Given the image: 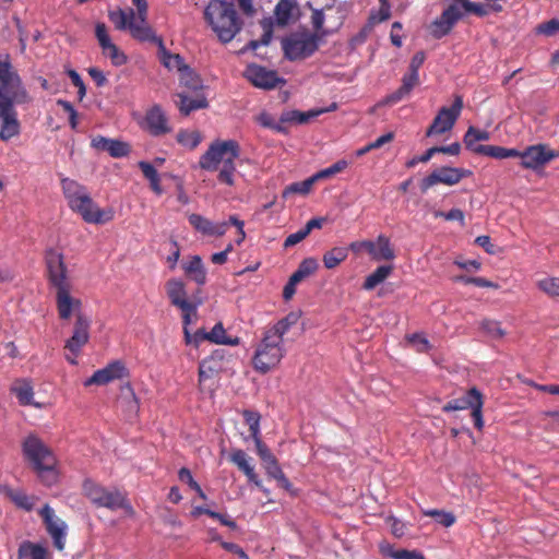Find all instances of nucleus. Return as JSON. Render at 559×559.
<instances>
[{
	"label": "nucleus",
	"mask_w": 559,
	"mask_h": 559,
	"mask_svg": "<svg viewBox=\"0 0 559 559\" xmlns=\"http://www.w3.org/2000/svg\"><path fill=\"white\" fill-rule=\"evenodd\" d=\"M45 263L48 284L56 290V306L59 318L69 320L73 313L81 309L82 301L71 296L72 283L64 257L60 251L49 249L45 253Z\"/></svg>",
	"instance_id": "f257e3e1"
},
{
	"label": "nucleus",
	"mask_w": 559,
	"mask_h": 559,
	"mask_svg": "<svg viewBox=\"0 0 559 559\" xmlns=\"http://www.w3.org/2000/svg\"><path fill=\"white\" fill-rule=\"evenodd\" d=\"M22 453L40 481L48 487L58 483V460L52 450L35 433H29L22 442Z\"/></svg>",
	"instance_id": "f03ea898"
},
{
	"label": "nucleus",
	"mask_w": 559,
	"mask_h": 559,
	"mask_svg": "<svg viewBox=\"0 0 559 559\" xmlns=\"http://www.w3.org/2000/svg\"><path fill=\"white\" fill-rule=\"evenodd\" d=\"M204 20L224 44L231 41L243 25L234 0H210L204 9Z\"/></svg>",
	"instance_id": "7ed1b4c3"
},
{
	"label": "nucleus",
	"mask_w": 559,
	"mask_h": 559,
	"mask_svg": "<svg viewBox=\"0 0 559 559\" xmlns=\"http://www.w3.org/2000/svg\"><path fill=\"white\" fill-rule=\"evenodd\" d=\"M0 99L1 104L11 105H23L32 102V97L8 53L0 55Z\"/></svg>",
	"instance_id": "20e7f679"
},
{
	"label": "nucleus",
	"mask_w": 559,
	"mask_h": 559,
	"mask_svg": "<svg viewBox=\"0 0 559 559\" xmlns=\"http://www.w3.org/2000/svg\"><path fill=\"white\" fill-rule=\"evenodd\" d=\"M170 304L181 311L183 330L198 320V308L203 304L201 297L188 296L186 285L181 280L170 278L165 285Z\"/></svg>",
	"instance_id": "39448f33"
},
{
	"label": "nucleus",
	"mask_w": 559,
	"mask_h": 559,
	"mask_svg": "<svg viewBox=\"0 0 559 559\" xmlns=\"http://www.w3.org/2000/svg\"><path fill=\"white\" fill-rule=\"evenodd\" d=\"M320 35L309 29H300L285 36L282 41L284 56L289 61H301L310 58L320 47Z\"/></svg>",
	"instance_id": "423d86ee"
},
{
	"label": "nucleus",
	"mask_w": 559,
	"mask_h": 559,
	"mask_svg": "<svg viewBox=\"0 0 559 559\" xmlns=\"http://www.w3.org/2000/svg\"><path fill=\"white\" fill-rule=\"evenodd\" d=\"M240 155L239 143L235 140H216L212 142L209 148L200 156L199 166L207 171L218 169L221 163H225L227 158L236 159Z\"/></svg>",
	"instance_id": "0eeeda50"
},
{
	"label": "nucleus",
	"mask_w": 559,
	"mask_h": 559,
	"mask_svg": "<svg viewBox=\"0 0 559 559\" xmlns=\"http://www.w3.org/2000/svg\"><path fill=\"white\" fill-rule=\"evenodd\" d=\"M183 332L187 345L199 346L204 341L224 346L240 345V338L237 335L230 334L222 322H217L210 332H206L204 329H199L193 334H190L188 326Z\"/></svg>",
	"instance_id": "6e6552de"
},
{
	"label": "nucleus",
	"mask_w": 559,
	"mask_h": 559,
	"mask_svg": "<svg viewBox=\"0 0 559 559\" xmlns=\"http://www.w3.org/2000/svg\"><path fill=\"white\" fill-rule=\"evenodd\" d=\"M69 207L81 215L83 221L88 224H106L112 221L115 216L112 209H99L91 198L90 192L80 197Z\"/></svg>",
	"instance_id": "1a4fd4ad"
},
{
	"label": "nucleus",
	"mask_w": 559,
	"mask_h": 559,
	"mask_svg": "<svg viewBox=\"0 0 559 559\" xmlns=\"http://www.w3.org/2000/svg\"><path fill=\"white\" fill-rule=\"evenodd\" d=\"M466 0H453L431 25V34L435 38L448 35L455 23L466 14Z\"/></svg>",
	"instance_id": "9d476101"
},
{
	"label": "nucleus",
	"mask_w": 559,
	"mask_h": 559,
	"mask_svg": "<svg viewBox=\"0 0 559 559\" xmlns=\"http://www.w3.org/2000/svg\"><path fill=\"white\" fill-rule=\"evenodd\" d=\"M462 108L463 98L462 96L456 95L451 107H442L438 111L437 116L433 118L432 123L427 129L426 135L431 136L450 131L460 117Z\"/></svg>",
	"instance_id": "9b49d317"
},
{
	"label": "nucleus",
	"mask_w": 559,
	"mask_h": 559,
	"mask_svg": "<svg viewBox=\"0 0 559 559\" xmlns=\"http://www.w3.org/2000/svg\"><path fill=\"white\" fill-rule=\"evenodd\" d=\"M38 513L43 519L47 533L52 538L55 548L62 551L66 547L67 523L56 516L53 509L49 504H45Z\"/></svg>",
	"instance_id": "f8f14e48"
},
{
	"label": "nucleus",
	"mask_w": 559,
	"mask_h": 559,
	"mask_svg": "<svg viewBox=\"0 0 559 559\" xmlns=\"http://www.w3.org/2000/svg\"><path fill=\"white\" fill-rule=\"evenodd\" d=\"M129 377L130 372L126 364L122 360H114L87 378L84 381V386L106 385L117 380H128Z\"/></svg>",
	"instance_id": "ddd939ff"
},
{
	"label": "nucleus",
	"mask_w": 559,
	"mask_h": 559,
	"mask_svg": "<svg viewBox=\"0 0 559 559\" xmlns=\"http://www.w3.org/2000/svg\"><path fill=\"white\" fill-rule=\"evenodd\" d=\"M558 156L559 153L549 148L548 145L535 144L520 151V155L516 157L521 158L523 168L536 170Z\"/></svg>",
	"instance_id": "4468645a"
},
{
	"label": "nucleus",
	"mask_w": 559,
	"mask_h": 559,
	"mask_svg": "<svg viewBox=\"0 0 559 559\" xmlns=\"http://www.w3.org/2000/svg\"><path fill=\"white\" fill-rule=\"evenodd\" d=\"M468 175H471V171L465 170L463 168L440 167L433 170L430 175H428L421 180L420 189L421 191L425 192L429 188L438 183L453 186L459 183L463 178L467 177Z\"/></svg>",
	"instance_id": "2eb2a0df"
},
{
	"label": "nucleus",
	"mask_w": 559,
	"mask_h": 559,
	"mask_svg": "<svg viewBox=\"0 0 559 559\" xmlns=\"http://www.w3.org/2000/svg\"><path fill=\"white\" fill-rule=\"evenodd\" d=\"M143 128L153 136H162L173 130L166 112L159 105H154L146 110Z\"/></svg>",
	"instance_id": "dca6fc26"
},
{
	"label": "nucleus",
	"mask_w": 559,
	"mask_h": 559,
	"mask_svg": "<svg viewBox=\"0 0 559 559\" xmlns=\"http://www.w3.org/2000/svg\"><path fill=\"white\" fill-rule=\"evenodd\" d=\"M21 133L15 105L0 104V140L10 141Z\"/></svg>",
	"instance_id": "f3484780"
},
{
	"label": "nucleus",
	"mask_w": 559,
	"mask_h": 559,
	"mask_svg": "<svg viewBox=\"0 0 559 559\" xmlns=\"http://www.w3.org/2000/svg\"><path fill=\"white\" fill-rule=\"evenodd\" d=\"M245 76L259 88L272 90L285 81L278 78L277 72L267 70L258 64H250L245 71Z\"/></svg>",
	"instance_id": "a211bd4d"
},
{
	"label": "nucleus",
	"mask_w": 559,
	"mask_h": 559,
	"mask_svg": "<svg viewBox=\"0 0 559 559\" xmlns=\"http://www.w3.org/2000/svg\"><path fill=\"white\" fill-rule=\"evenodd\" d=\"M96 507L106 508L110 511L122 509L129 514L133 513V508L130 504L127 496L117 488H106L104 495L100 497V501L97 502Z\"/></svg>",
	"instance_id": "6ab92c4d"
},
{
	"label": "nucleus",
	"mask_w": 559,
	"mask_h": 559,
	"mask_svg": "<svg viewBox=\"0 0 559 559\" xmlns=\"http://www.w3.org/2000/svg\"><path fill=\"white\" fill-rule=\"evenodd\" d=\"M420 83L419 73L407 71L402 78L401 86L393 93L385 96L382 105H394L408 97L412 91Z\"/></svg>",
	"instance_id": "aec40b11"
},
{
	"label": "nucleus",
	"mask_w": 559,
	"mask_h": 559,
	"mask_svg": "<svg viewBox=\"0 0 559 559\" xmlns=\"http://www.w3.org/2000/svg\"><path fill=\"white\" fill-rule=\"evenodd\" d=\"M92 147L100 152H108L111 157H124L130 152L128 143L97 135L91 141Z\"/></svg>",
	"instance_id": "412c9836"
},
{
	"label": "nucleus",
	"mask_w": 559,
	"mask_h": 559,
	"mask_svg": "<svg viewBox=\"0 0 559 559\" xmlns=\"http://www.w3.org/2000/svg\"><path fill=\"white\" fill-rule=\"evenodd\" d=\"M10 392L15 395L22 406L41 407V404L34 401V386L29 379L20 378L14 380L10 386Z\"/></svg>",
	"instance_id": "4be33fe9"
},
{
	"label": "nucleus",
	"mask_w": 559,
	"mask_h": 559,
	"mask_svg": "<svg viewBox=\"0 0 559 559\" xmlns=\"http://www.w3.org/2000/svg\"><path fill=\"white\" fill-rule=\"evenodd\" d=\"M336 109V104L333 103L329 108L311 109L308 111L299 110H285L280 117V123L304 124L310 119L320 116L321 114L329 112Z\"/></svg>",
	"instance_id": "5701e85b"
},
{
	"label": "nucleus",
	"mask_w": 559,
	"mask_h": 559,
	"mask_svg": "<svg viewBox=\"0 0 559 559\" xmlns=\"http://www.w3.org/2000/svg\"><path fill=\"white\" fill-rule=\"evenodd\" d=\"M90 320L81 313H76L73 335L67 341L64 349H80L90 337Z\"/></svg>",
	"instance_id": "b1692460"
},
{
	"label": "nucleus",
	"mask_w": 559,
	"mask_h": 559,
	"mask_svg": "<svg viewBox=\"0 0 559 559\" xmlns=\"http://www.w3.org/2000/svg\"><path fill=\"white\" fill-rule=\"evenodd\" d=\"M229 461L247 476L250 483H253L257 487L263 489L261 480L255 474L253 466L250 464L251 457H249L243 450H233L229 455Z\"/></svg>",
	"instance_id": "393cba45"
},
{
	"label": "nucleus",
	"mask_w": 559,
	"mask_h": 559,
	"mask_svg": "<svg viewBox=\"0 0 559 559\" xmlns=\"http://www.w3.org/2000/svg\"><path fill=\"white\" fill-rule=\"evenodd\" d=\"M190 225L195 228L198 231L207 235V236H223L227 230V223L222 222L214 224L210 219L205 218L200 214H191L189 216Z\"/></svg>",
	"instance_id": "a878e982"
},
{
	"label": "nucleus",
	"mask_w": 559,
	"mask_h": 559,
	"mask_svg": "<svg viewBox=\"0 0 559 559\" xmlns=\"http://www.w3.org/2000/svg\"><path fill=\"white\" fill-rule=\"evenodd\" d=\"M295 321L293 314L280 320L275 325L265 331L263 344L265 348L278 347L282 343L283 335L287 332L289 325Z\"/></svg>",
	"instance_id": "bb28decb"
},
{
	"label": "nucleus",
	"mask_w": 559,
	"mask_h": 559,
	"mask_svg": "<svg viewBox=\"0 0 559 559\" xmlns=\"http://www.w3.org/2000/svg\"><path fill=\"white\" fill-rule=\"evenodd\" d=\"M147 16L135 15L133 22L130 24V34L133 38L140 41L156 43L159 46L160 37H157L153 28L146 22Z\"/></svg>",
	"instance_id": "cd10ccee"
},
{
	"label": "nucleus",
	"mask_w": 559,
	"mask_h": 559,
	"mask_svg": "<svg viewBox=\"0 0 559 559\" xmlns=\"http://www.w3.org/2000/svg\"><path fill=\"white\" fill-rule=\"evenodd\" d=\"M224 369V356L221 352H213L207 358L203 359L199 366V381L212 378Z\"/></svg>",
	"instance_id": "c85d7f7f"
},
{
	"label": "nucleus",
	"mask_w": 559,
	"mask_h": 559,
	"mask_svg": "<svg viewBox=\"0 0 559 559\" xmlns=\"http://www.w3.org/2000/svg\"><path fill=\"white\" fill-rule=\"evenodd\" d=\"M483 394L478 389L471 388L465 396L460 399H454L449 401L447 404L443 405L442 411L445 413L453 412V411H462L467 408H473L475 406V403L477 400H480Z\"/></svg>",
	"instance_id": "c756f323"
},
{
	"label": "nucleus",
	"mask_w": 559,
	"mask_h": 559,
	"mask_svg": "<svg viewBox=\"0 0 559 559\" xmlns=\"http://www.w3.org/2000/svg\"><path fill=\"white\" fill-rule=\"evenodd\" d=\"M282 359L281 352H255L252 364L257 371L266 373L275 368Z\"/></svg>",
	"instance_id": "7c9ffc66"
},
{
	"label": "nucleus",
	"mask_w": 559,
	"mask_h": 559,
	"mask_svg": "<svg viewBox=\"0 0 559 559\" xmlns=\"http://www.w3.org/2000/svg\"><path fill=\"white\" fill-rule=\"evenodd\" d=\"M177 96L179 97V102L177 103L179 111L185 116L209 106V102L203 94L198 93L195 97H189L186 93H178Z\"/></svg>",
	"instance_id": "2f4dec72"
},
{
	"label": "nucleus",
	"mask_w": 559,
	"mask_h": 559,
	"mask_svg": "<svg viewBox=\"0 0 559 559\" xmlns=\"http://www.w3.org/2000/svg\"><path fill=\"white\" fill-rule=\"evenodd\" d=\"M298 9L296 0H278L274 8L275 23L284 27L293 20L294 12Z\"/></svg>",
	"instance_id": "473e14b6"
},
{
	"label": "nucleus",
	"mask_w": 559,
	"mask_h": 559,
	"mask_svg": "<svg viewBox=\"0 0 559 559\" xmlns=\"http://www.w3.org/2000/svg\"><path fill=\"white\" fill-rule=\"evenodd\" d=\"M182 269L186 275L189 276L198 285L202 286L206 283V270L203 265L201 257H191L188 262L182 264Z\"/></svg>",
	"instance_id": "72a5a7b5"
},
{
	"label": "nucleus",
	"mask_w": 559,
	"mask_h": 559,
	"mask_svg": "<svg viewBox=\"0 0 559 559\" xmlns=\"http://www.w3.org/2000/svg\"><path fill=\"white\" fill-rule=\"evenodd\" d=\"M50 557L48 549L40 544L25 540L19 546L17 559H50Z\"/></svg>",
	"instance_id": "f704fd0d"
},
{
	"label": "nucleus",
	"mask_w": 559,
	"mask_h": 559,
	"mask_svg": "<svg viewBox=\"0 0 559 559\" xmlns=\"http://www.w3.org/2000/svg\"><path fill=\"white\" fill-rule=\"evenodd\" d=\"M158 48L160 62L168 70H176L180 74L188 67L180 55L171 53L165 48L163 40H159Z\"/></svg>",
	"instance_id": "c9c22d12"
},
{
	"label": "nucleus",
	"mask_w": 559,
	"mask_h": 559,
	"mask_svg": "<svg viewBox=\"0 0 559 559\" xmlns=\"http://www.w3.org/2000/svg\"><path fill=\"white\" fill-rule=\"evenodd\" d=\"M374 242L373 253L371 258L374 261H391L395 258V252L391 246L390 239L384 235H379Z\"/></svg>",
	"instance_id": "e433bc0d"
},
{
	"label": "nucleus",
	"mask_w": 559,
	"mask_h": 559,
	"mask_svg": "<svg viewBox=\"0 0 559 559\" xmlns=\"http://www.w3.org/2000/svg\"><path fill=\"white\" fill-rule=\"evenodd\" d=\"M61 188L68 205H72L75 200L88 192L85 186L70 178L61 179Z\"/></svg>",
	"instance_id": "4c0bfd02"
},
{
	"label": "nucleus",
	"mask_w": 559,
	"mask_h": 559,
	"mask_svg": "<svg viewBox=\"0 0 559 559\" xmlns=\"http://www.w3.org/2000/svg\"><path fill=\"white\" fill-rule=\"evenodd\" d=\"M476 154L489 156L497 159H504L510 157H516L520 155V151L516 148H508L497 145H478Z\"/></svg>",
	"instance_id": "58836bf2"
},
{
	"label": "nucleus",
	"mask_w": 559,
	"mask_h": 559,
	"mask_svg": "<svg viewBox=\"0 0 559 559\" xmlns=\"http://www.w3.org/2000/svg\"><path fill=\"white\" fill-rule=\"evenodd\" d=\"M393 266L392 265H380L378 266L371 274H369L364 284L362 287L366 290H371L374 287H377L379 284L384 282L389 275L392 273Z\"/></svg>",
	"instance_id": "ea45409f"
},
{
	"label": "nucleus",
	"mask_w": 559,
	"mask_h": 559,
	"mask_svg": "<svg viewBox=\"0 0 559 559\" xmlns=\"http://www.w3.org/2000/svg\"><path fill=\"white\" fill-rule=\"evenodd\" d=\"M490 133L486 130L477 129L471 126L464 134L463 142L465 147L476 154V148L479 144L478 141H488Z\"/></svg>",
	"instance_id": "a19ab883"
},
{
	"label": "nucleus",
	"mask_w": 559,
	"mask_h": 559,
	"mask_svg": "<svg viewBox=\"0 0 559 559\" xmlns=\"http://www.w3.org/2000/svg\"><path fill=\"white\" fill-rule=\"evenodd\" d=\"M382 555L392 559H425L424 555L417 550L394 549L390 544H382L380 546Z\"/></svg>",
	"instance_id": "79ce46f5"
},
{
	"label": "nucleus",
	"mask_w": 559,
	"mask_h": 559,
	"mask_svg": "<svg viewBox=\"0 0 559 559\" xmlns=\"http://www.w3.org/2000/svg\"><path fill=\"white\" fill-rule=\"evenodd\" d=\"M5 496L19 508L31 511L34 508V498L27 496L24 491L4 488Z\"/></svg>",
	"instance_id": "37998d69"
},
{
	"label": "nucleus",
	"mask_w": 559,
	"mask_h": 559,
	"mask_svg": "<svg viewBox=\"0 0 559 559\" xmlns=\"http://www.w3.org/2000/svg\"><path fill=\"white\" fill-rule=\"evenodd\" d=\"M347 255H348V248L334 247L323 254V259H322L323 264L329 270L334 269L338 264H341L343 261H345Z\"/></svg>",
	"instance_id": "c03bdc74"
},
{
	"label": "nucleus",
	"mask_w": 559,
	"mask_h": 559,
	"mask_svg": "<svg viewBox=\"0 0 559 559\" xmlns=\"http://www.w3.org/2000/svg\"><path fill=\"white\" fill-rule=\"evenodd\" d=\"M135 12L132 9L129 11L117 10L109 12V19L115 24L117 29H130V24L133 22L135 17Z\"/></svg>",
	"instance_id": "a18cd8bd"
},
{
	"label": "nucleus",
	"mask_w": 559,
	"mask_h": 559,
	"mask_svg": "<svg viewBox=\"0 0 559 559\" xmlns=\"http://www.w3.org/2000/svg\"><path fill=\"white\" fill-rule=\"evenodd\" d=\"M139 168L142 170L144 177L150 181L151 189L160 194L163 192L160 187V179L156 168L144 160L139 162Z\"/></svg>",
	"instance_id": "49530a36"
},
{
	"label": "nucleus",
	"mask_w": 559,
	"mask_h": 559,
	"mask_svg": "<svg viewBox=\"0 0 559 559\" xmlns=\"http://www.w3.org/2000/svg\"><path fill=\"white\" fill-rule=\"evenodd\" d=\"M179 81L182 86L192 92L203 88L201 78L189 66L179 74Z\"/></svg>",
	"instance_id": "de8ad7c7"
},
{
	"label": "nucleus",
	"mask_w": 559,
	"mask_h": 559,
	"mask_svg": "<svg viewBox=\"0 0 559 559\" xmlns=\"http://www.w3.org/2000/svg\"><path fill=\"white\" fill-rule=\"evenodd\" d=\"M314 183H316V180H314L313 176H311L302 181L293 182L284 189L283 198L286 199L292 194L307 195L311 191Z\"/></svg>",
	"instance_id": "09e8293b"
},
{
	"label": "nucleus",
	"mask_w": 559,
	"mask_h": 559,
	"mask_svg": "<svg viewBox=\"0 0 559 559\" xmlns=\"http://www.w3.org/2000/svg\"><path fill=\"white\" fill-rule=\"evenodd\" d=\"M105 490L106 487L88 478L85 479L82 484L83 495L95 506L98 501H100V497L104 495Z\"/></svg>",
	"instance_id": "8fccbe9b"
},
{
	"label": "nucleus",
	"mask_w": 559,
	"mask_h": 559,
	"mask_svg": "<svg viewBox=\"0 0 559 559\" xmlns=\"http://www.w3.org/2000/svg\"><path fill=\"white\" fill-rule=\"evenodd\" d=\"M177 142L189 150H194L202 141V135L199 131H189L181 129L176 136Z\"/></svg>",
	"instance_id": "3c124183"
},
{
	"label": "nucleus",
	"mask_w": 559,
	"mask_h": 559,
	"mask_svg": "<svg viewBox=\"0 0 559 559\" xmlns=\"http://www.w3.org/2000/svg\"><path fill=\"white\" fill-rule=\"evenodd\" d=\"M235 159L227 158L218 171L217 180L219 183L233 187L235 185Z\"/></svg>",
	"instance_id": "603ef678"
},
{
	"label": "nucleus",
	"mask_w": 559,
	"mask_h": 559,
	"mask_svg": "<svg viewBox=\"0 0 559 559\" xmlns=\"http://www.w3.org/2000/svg\"><path fill=\"white\" fill-rule=\"evenodd\" d=\"M243 419L249 426V432L252 439L260 437V420L261 416L258 412L245 409L242 412Z\"/></svg>",
	"instance_id": "864d4df0"
},
{
	"label": "nucleus",
	"mask_w": 559,
	"mask_h": 559,
	"mask_svg": "<svg viewBox=\"0 0 559 559\" xmlns=\"http://www.w3.org/2000/svg\"><path fill=\"white\" fill-rule=\"evenodd\" d=\"M426 516L433 518L436 522L443 525L444 527H450L455 523V515L452 512H447L444 510L431 509L424 511Z\"/></svg>",
	"instance_id": "5fc2aeb1"
},
{
	"label": "nucleus",
	"mask_w": 559,
	"mask_h": 559,
	"mask_svg": "<svg viewBox=\"0 0 559 559\" xmlns=\"http://www.w3.org/2000/svg\"><path fill=\"white\" fill-rule=\"evenodd\" d=\"M324 20H325L324 13L322 10H319V9L312 10L311 24H312L313 32H311V33L320 35V41H322L323 38L329 35V32L326 29H324V27H323Z\"/></svg>",
	"instance_id": "6e6d98bb"
},
{
	"label": "nucleus",
	"mask_w": 559,
	"mask_h": 559,
	"mask_svg": "<svg viewBox=\"0 0 559 559\" xmlns=\"http://www.w3.org/2000/svg\"><path fill=\"white\" fill-rule=\"evenodd\" d=\"M178 478L181 481L187 483L189 487L192 490H194L201 499H206V495L202 490L201 486L194 480L190 469H188L187 467H181L178 472Z\"/></svg>",
	"instance_id": "4d7b16f0"
},
{
	"label": "nucleus",
	"mask_w": 559,
	"mask_h": 559,
	"mask_svg": "<svg viewBox=\"0 0 559 559\" xmlns=\"http://www.w3.org/2000/svg\"><path fill=\"white\" fill-rule=\"evenodd\" d=\"M102 49L104 55L110 58L114 66L119 67L127 62V56L112 41Z\"/></svg>",
	"instance_id": "13d9d810"
},
{
	"label": "nucleus",
	"mask_w": 559,
	"mask_h": 559,
	"mask_svg": "<svg viewBox=\"0 0 559 559\" xmlns=\"http://www.w3.org/2000/svg\"><path fill=\"white\" fill-rule=\"evenodd\" d=\"M538 288L550 297H559V278L547 277L538 282Z\"/></svg>",
	"instance_id": "bf43d9fd"
},
{
	"label": "nucleus",
	"mask_w": 559,
	"mask_h": 559,
	"mask_svg": "<svg viewBox=\"0 0 559 559\" xmlns=\"http://www.w3.org/2000/svg\"><path fill=\"white\" fill-rule=\"evenodd\" d=\"M536 33L545 36H554L559 33V20L551 19L536 26Z\"/></svg>",
	"instance_id": "052dcab7"
},
{
	"label": "nucleus",
	"mask_w": 559,
	"mask_h": 559,
	"mask_svg": "<svg viewBox=\"0 0 559 559\" xmlns=\"http://www.w3.org/2000/svg\"><path fill=\"white\" fill-rule=\"evenodd\" d=\"M260 25L263 29V34L259 39L261 46H267L273 38V21L271 19H263L260 21Z\"/></svg>",
	"instance_id": "680f3d73"
},
{
	"label": "nucleus",
	"mask_w": 559,
	"mask_h": 559,
	"mask_svg": "<svg viewBox=\"0 0 559 559\" xmlns=\"http://www.w3.org/2000/svg\"><path fill=\"white\" fill-rule=\"evenodd\" d=\"M298 271L308 277L318 270V261L314 258L304 259L297 267Z\"/></svg>",
	"instance_id": "e2e57ef3"
},
{
	"label": "nucleus",
	"mask_w": 559,
	"mask_h": 559,
	"mask_svg": "<svg viewBox=\"0 0 559 559\" xmlns=\"http://www.w3.org/2000/svg\"><path fill=\"white\" fill-rule=\"evenodd\" d=\"M257 120L262 127L273 129L277 132L285 131V128H283L281 123H274L272 116L267 112H261Z\"/></svg>",
	"instance_id": "0e129e2a"
},
{
	"label": "nucleus",
	"mask_w": 559,
	"mask_h": 559,
	"mask_svg": "<svg viewBox=\"0 0 559 559\" xmlns=\"http://www.w3.org/2000/svg\"><path fill=\"white\" fill-rule=\"evenodd\" d=\"M373 249L374 242L371 240L354 241L348 247V250H352L354 253L367 251L370 255L373 253Z\"/></svg>",
	"instance_id": "69168bd1"
},
{
	"label": "nucleus",
	"mask_w": 559,
	"mask_h": 559,
	"mask_svg": "<svg viewBox=\"0 0 559 559\" xmlns=\"http://www.w3.org/2000/svg\"><path fill=\"white\" fill-rule=\"evenodd\" d=\"M483 405L484 401L483 397L480 400H477L475 403V406L472 408V417L474 420V426L481 430L484 427V420H483Z\"/></svg>",
	"instance_id": "338daca9"
},
{
	"label": "nucleus",
	"mask_w": 559,
	"mask_h": 559,
	"mask_svg": "<svg viewBox=\"0 0 559 559\" xmlns=\"http://www.w3.org/2000/svg\"><path fill=\"white\" fill-rule=\"evenodd\" d=\"M95 35L98 40L100 48L111 43V39L107 33V27L104 23H97L95 27Z\"/></svg>",
	"instance_id": "774afa93"
}]
</instances>
